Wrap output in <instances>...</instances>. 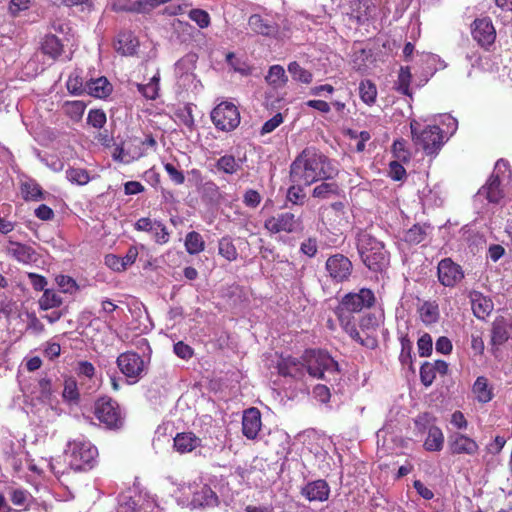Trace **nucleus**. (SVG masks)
<instances>
[{"label": "nucleus", "instance_id": "nucleus-1", "mask_svg": "<svg viewBox=\"0 0 512 512\" xmlns=\"http://www.w3.org/2000/svg\"><path fill=\"white\" fill-rule=\"evenodd\" d=\"M337 167L315 147L305 148L290 166V180L294 184L310 186L319 180L332 179Z\"/></svg>", "mask_w": 512, "mask_h": 512}, {"label": "nucleus", "instance_id": "nucleus-2", "mask_svg": "<svg viewBox=\"0 0 512 512\" xmlns=\"http://www.w3.org/2000/svg\"><path fill=\"white\" fill-rule=\"evenodd\" d=\"M357 249L363 263L374 272H382L388 267L389 256L384 244L367 231L357 235Z\"/></svg>", "mask_w": 512, "mask_h": 512}, {"label": "nucleus", "instance_id": "nucleus-3", "mask_svg": "<svg viewBox=\"0 0 512 512\" xmlns=\"http://www.w3.org/2000/svg\"><path fill=\"white\" fill-rule=\"evenodd\" d=\"M309 376L330 381L339 372L338 363L325 351L306 350L302 356Z\"/></svg>", "mask_w": 512, "mask_h": 512}, {"label": "nucleus", "instance_id": "nucleus-4", "mask_svg": "<svg viewBox=\"0 0 512 512\" xmlns=\"http://www.w3.org/2000/svg\"><path fill=\"white\" fill-rule=\"evenodd\" d=\"M66 455L72 469L86 470L93 467L98 456V450L86 439H75L68 443Z\"/></svg>", "mask_w": 512, "mask_h": 512}, {"label": "nucleus", "instance_id": "nucleus-5", "mask_svg": "<svg viewBox=\"0 0 512 512\" xmlns=\"http://www.w3.org/2000/svg\"><path fill=\"white\" fill-rule=\"evenodd\" d=\"M412 138L416 146L421 147L427 155H436L444 141L442 131L437 125H428L421 129L418 121L410 123Z\"/></svg>", "mask_w": 512, "mask_h": 512}, {"label": "nucleus", "instance_id": "nucleus-6", "mask_svg": "<svg viewBox=\"0 0 512 512\" xmlns=\"http://www.w3.org/2000/svg\"><path fill=\"white\" fill-rule=\"evenodd\" d=\"M353 313L354 312H351L349 309H345V307H343L341 303H339V305L335 309V314L343 330L360 345L369 349H374L377 346L376 338L368 333L366 334L365 337H362L360 335L359 331L356 328Z\"/></svg>", "mask_w": 512, "mask_h": 512}, {"label": "nucleus", "instance_id": "nucleus-7", "mask_svg": "<svg viewBox=\"0 0 512 512\" xmlns=\"http://www.w3.org/2000/svg\"><path fill=\"white\" fill-rule=\"evenodd\" d=\"M211 120L217 129L229 132L239 125L240 114L234 104L222 102L212 110Z\"/></svg>", "mask_w": 512, "mask_h": 512}, {"label": "nucleus", "instance_id": "nucleus-8", "mask_svg": "<svg viewBox=\"0 0 512 512\" xmlns=\"http://www.w3.org/2000/svg\"><path fill=\"white\" fill-rule=\"evenodd\" d=\"M94 414L108 428H119L123 423L118 404L108 397L96 401Z\"/></svg>", "mask_w": 512, "mask_h": 512}, {"label": "nucleus", "instance_id": "nucleus-9", "mask_svg": "<svg viewBox=\"0 0 512 512\" xmlns=\"http://www.w3.org/2000/svg\"><path fill=\"white\" fill-rule=\"evenodd\" d=\"M116 362L121 373L130 380L129 383H136L144 375L145 361L136 352L121 353Z\"/></svg>", "mask_w": 512, "mask_h": 512}, {"label": "nucleus", "instance_id": "nucleus-10", "mask_svg": "<svg viewBox=\"0 0 512 512\" xmlns=\"http://www.w3.org/2000/svg\"><path fill=\"white\" fill-rule=\"evenodd\" d=\"M264 227L271 233H295L302 230V220L291 212H282L266 219Z\"/></svg>", "mask_w": 512, "mask_h": 512}, {"label": "nucleus", "instance_id": "nucleus-11", "mask_svg": "<svg viewBox=\"0 0 512 512\" xmlns=\"http://www.w3.org/2000/svg\"><path fill=\"white\" fill-rule=\"evenodd\" d=\"M325 267L329 277L337 283L347 281L353 270L352 262L343 254L330 256L326 261Z\"/></svg>", "mask_w": 512, "mask_h": 512}, {"label": "nucleus", "instance_id": "nucleus-12", "mask_svg": "<svg viewBox=\"0 0 512 512\" xmlns=\"http://www.w3.org/2000/svg\"><path fill=\"white\" fill-rule=\"evenodd\" d=\"M197 55L189 53L183 56L175 64V75L179 86L188 89L191 86H196V76L194 70L196 68Z\"/></svg>", "mask_w": 512, "mask_h": 512}, {"label": "nucleus", "instance_id": "nucleus-13", "mask_svg": "<svg viewBox=\"0 0 512 512\" xmlns=\"http://www.w3.org/2000/svg\"><path fill=\"white\" fill-rule=\"evenodd\" d=\"M437 274L439 282L446 287H454L464 278L461 266L450 258L442 259L438 263Z\"/></svg>", "mask_w": 512, "mask_h": 512}, {"label": "nucleus", "instance_id": "nucleus-14", "mask_svg": "<svg viewBox=\"0 0 512 512\" xmlns=\"http://www.w3.org/2000/svg\"><path fill=\"white\" fill-rule=\"evenodd\" d=\"M375 302L374 293L370 289L362 288L359 292H350L343 296L340 303L351 312L357 313L364 308H370Z\"/></svg>", "mask_w": 512, "mask_h": 512}, {"label": "nucleus", "instance_id": "nucleus-15", "mask_svg": "<svg viewBox=\"0 0 512 512\" xmlns=\"http://www.w3.org/2000/svg\"><path fill=\"white\" fill-rule=\"evenodd\" d=\"M471 33L473 39L482 47L490 46L496 38L495 28L488 17L474 20Z\"/></svg>", "mask_w": 512, "mask_h": 512}, {"label": "nucleus", "instance_id": "nucleus-16", "mask_svg": "<svg viewBox=\"0 0 512 512\" xmlns=\"http://www.w3.org/2000/svg\"><path fill=\"white\" fill-rule=\"evenodd\" d=\"M448 447L453 455H475L479 450L477 442L462 433H453L448 438Z\"/></svg>", "mask_w": 512, "mask_h": 512}, {"label": "nucleus", "instance_id": "nucleus-17", "mask_svg": "<svg viewBox=\"0 0 512 512\" xmlns=\"http://www.w3.org/2000/svg\"><path fill=\"white\" fill-rule=\"evenodd\" d=\"M301 495L310 502H324L329 498L330 486L323 479L310 481L301 488Z\"/></svg>", "mask_w": 512, "mask_h": 512}, {"label": "nucleus", "instance_id": "nucleus-18", "mask_svg": "<svg viewBox=\"0 0 512 512\" xmlns=\"http://www.w3.org/2000/svg\"><path fill=\"white\" fill-rule=\"evenodd\" d=\"M261 414L257 408L244 411L242 418V432L248 439H255L261 429Z\"/></svg>", "mask_w": 512, "mask_h": 512}, {"label": "nucleus", "instance_id": "nucleus-19", "mask_svg": "<svg viewBox=\"0 0 512 512\" xmlns=\"http://www.w3.org/2000/svg\"><path fill=\"white\" fill-rule=\"evenodd\" d=\"M5 251L9 256L21 263L29 264L32 261H35L34 249L20 242L8 240Z\"/></svg>", "mask_w": 512, "mask_h": 512}, {"label": "nucleus", "instance_id": "nucleus-20", "mask_svg": "<svg viewBox=\"0 0 512 512\" xmlns=\"http://www.w3.org/2000/svg\"><path fill=\"white\" fill-rule=\"evenodd\" d=\"M469 299L473 314L478 319L484 320L493 310V302L490 298L484 296L481 292L471 291Z\"/></svg>", "mask_w": 512, "mask_h": 512}, {"label": "nucleus", "instance_id": "nucleus-21", "mask_svg": "<svg viewBox=\"0 0 512 512\" xmlns=\"http://www.w3.org/2000/svg\"><path fill=\"white\" fill-rule=\"evenodd\" d=\"M118 512H161V509L153 499L138 496V500L130 498L121 503Z\"/></svg>", "mask_w": 512, "mask_h": 512}, {"label": "nucleus", "instance_id": "nucleus-22", "mask_svg": "<svg viewBox=\"0 0 512 512\" xmlns=\"http://www.w3.org/2000/svg\"><path fill=\"white\" fill-rule=\"evenodd\" d=\"M511 323L504 317H497L492 324L491 343L493 346L504 344L510 337Z\"/></svg>", "mask_w": 512, "mask_h": 512}, {"label": "nucleus", "instance_id": "nucleus-23", "mask_svg": "<svg viewBox=\"0 0 512 512\" xmlns=\"http://www.w3.org/2000/svg\"><path fill=\"white\" fill-rule=\"evenodd\" d=\"M201 445V439L191 432L178 433L174 437V449L181 453H189Z\"/></svg>", "mask_w": 512, "mask_h": 512}, {"label": "nucleus", "instance_id": "nucleus-24", "mask_svg": "<svg viewBox=\"0 0 512 512\" xmlns=\"http://www.w3.org/2000/svg\"><path fill=\"white\" fill-rule=\"evenodd\" d=\"M248 25L254 32L263 36H275L278 33L277 24L262 18L258 14L249 17Z\"/></svg>", "mask_w": 512, "mask_h": 512}, {"label": "nucleus", "instance_id": "nucleus-25", "mask_svg": "<svg viewBox=\"0 0 512 512\" xmlns=\"http://www.w3.org/2000/svg\"><path fill=\"white\" fill-rule=\"evenodd\" d=\"M85 93L96 97V98H105L107 97L111 91L112 86L109 81L105 77H99L97 79H91L85 83Z\"/></svg>", "mask_w": 512, "mask_h": 512}, {"label": "nucleus", "instance_id": "nucleus-26", "mask_svg": "<svg viewBox=\"0 0 512 512\" xmlns=\"http://www.w3.org/2000/svg\"><path fill=\"white\" fill-rule=\"evenodd\" d=\"M139 45L137 38L130 31L120 32L117 36L115 48L122 55H133Z\"/></svg>", "mask_w": 512, "mask_h": 512}, {"label": "nucleus", "instance_id": "nucleus-27", "mask_svg": "<svg viewBox=\"0 0 512 512\" xmlns=\"http://www.w3.org/2000/svg\"><path fill=\"white\" fill-rule=\"evenodd\" d=\"M217 502V495L207 485H202L198 490L194 491L191 500L194 507L215 506Z\"/></svg>", "mask_w": 512, "mask_h": 512}, {"label": "nucleus", "instance_id": "nucleus-28", "mask_svg": "<svg viewBox=\"0 0 512 512\" xmlns=\"http://www.w3.org/2000/svg\"><path fill=\"white\" fill-rule=\"evenodd\" d=\"M304 361L300 363L297 359L288 358L279 364V373L283 376H290L294 379H302L305 371Z\"/></svg>", "mask_w": 512, "mask_h": 512}, {"label": "nucleus", "instance_id": "nucleus-29", "mask_svg": "<svg viewBox=\"0 0 512 512\" xmlns=\"http://www.w3.org/2000/svg\"><path fill=\"white\" fill-rule=\"evenodd\" d=\"M480 194L485 193L486 198L491 203H499L504 197L503 191L500 189V179L498 175H492L486 185L479 191Z\"/></svg>", "mask_w": 512, "mask_h": 512}, {"label": "nucleus", "instance_id": "nucleus-30", "mask_svg": "<svg viewBox=\"0 0 512 512\" xmlns=\"http://www.w3.org/2000/svg\"><path fill=\"white\" fill-rule=\"evenodd\" d=\"M20 189L26 201H39L44 199V192L34 179L28 178L22 181Z\"/></svg>", "mask_w": 512, "mask_h": 512}, {"label": "nucleus", "instance_id": "nucleus-31", "mask_svg": "<svg viewBox=\"0 0 512 512\" xmlns=\"http://www.w3.org/2000/svg\"><path fill=\"white\" fill-rule=\"evenodd\" d=\"M41 49L45 55L55 60L62 54L63 44L57 36L47 34L41 43Z\"/></svg>", "mask_w": 512, "mask_h": 512}, {"label": "nucleus", "instance_id": "nucleus-32", "mask_svg": "<svg viewBox=\"0 0 512 512\" xmlns=\"http://www.w3.org/2000/svg\"><path fill=\"white\" fill-rule=\"evenodd\" d=\"M420 319L426 325H431L439 320V306L435 301H425L418 309Z\"/></svg>", "mask_w": 512, "mask_h": 512}, {"label": "nucleus", "instance_id": "nucleus-33", "mask_svg": "<svg viewBox=\"0 0 512 512\" xmlns=\"http://www.w3.org/2000/svg\"><path fill=\"white\" fill-rule=\"evenodd\" d=\"M472 391L480 403H487L493 398L492 388L489 387L488 380L484 376L477 377L473 384Z\"/></svg>", "mask_w": 512, "mask_h": 512}, {"label": "nucleus", "instance_id": "nucleus-34", "mask_svg": "<svg viewBox=\"0 0 512 512\" xmlns=\"http://www.w3.org/2000/svg\"><path fill=\"white\" fill-rule=\"evenodd\" d=\"M197 190L204 199L211 203L217 204L223 199L220 188L212 180H206L204 183H201Z\"/></svg>", "mask_w": 512, "mask_h": 512}, {"label": "nucleus", "instance_id": "nucleus-35", "mask_svg": "<svg viewBox=\"0 0 512 512\" xmlns=\"http://www.w3.org/2000/svg\"><path fill=\"white\" fill-rule=\"evenodd\" d=\"M217 171L233 175L242 168V161L233 155L221 156L215 163Z\"/></svg>", "mask_w": 512, "mask_h": 512}, {"label": "nucleus", "instance_id": "nucleus-36", "mask_svg": "<svg viewBox=\"0 0 512 512\" xmlns=\"http://www.w3.org/2000/svg\"><path fill=\"white\" fill-rule=\"evenodd\" d=\"M444 435L441 429L437 426H431L428 429V435L424 442V447L427 451H440L443 448Z\"/></svg>", "mask_w": 512, "mask_h": 512}, {"label": "nucleus", "instance_id": "nucleus-37", "mask_svg": "<svg viewBox=\"0 0 512 512\" xmlns=\"http://www.w3.org/2000/svg\"><path fill=\"white\" fill-rule=\"evenodd\" d=\"M265 80L273 88H282L288 81V78L281 65H273L269 68Z\"/></svg>", "mask_w": 512, "mask_h": 512}, {"label": "nucleus", "instance_id": "nucleus-38", "mask_svg": "<svg viewBox=\"0 0 512 512\" xmlns=\"http://www.w3.org/2000/svg\"><path fill=\"white\" fill-rule=\"evenodd\" d=\"M160 75L157 72L147 84H136L138 91L149 100H154L158 97Z\"/></svg>", "mask_w": 512, "mask_h": 512}, {"label": "nucleus", "instance_id": "nucleus-39", "mask_svg": "<svg viewBox=\"0 0 512 512\" xmlns=\"http://www.w3.org/2000/svg\"><path fill=\"white\" fill-rule=\"evenodd\" d=\"M185 248L191 255L202 252L205 248V242L200 233L196 231L189 232L185 237Z\"/></svg>", "mask_w": 512, "mask_h": 512}, {"label": "nucleus", "instance_id": "nucleus-40", "mask_svg": "<svg viewBox=\"0 0 512 512\" xmlns=\"http://www.w3.org/2000/svg\"><path fill=\"white\" fill-rule=\"evenodd\" d=\"M339 193V186L335 182H322L312 192V196L319 199H328Z\"/></svg>", "mask_w": 512, "mask_h": 512}, {"label": "nucleus", "instance_id": "nucleus-41", "mask_svg": "<svg viewBox=\"0 0 512 512\" xmlns=\"http://www.w3.org/2000/svg\"><path fill=\"white\" fill-rule=\"evenodd\" d=\"M62 304V298L54 290L46 289L39 299V306L42 310H49L59 307Z\"/></svg>", "mask_w": 512, "mask_h": 512}, {"label": "nucleus", "instance_id": "nucleus-42", "mask_svg": "<svg viewBox=\"0 0 512 512\" xmlns=\"http://www.w3.org/2000/svg\"><path fill=\"white\" fill-rule=\"evenodd\" d=\"M411 72L409 67H401L398 73V79L396 82V89L403 95L411 97L410 82Z\"/></svg>", "mask_w": 512, "mask_h": 512}, {"label": "nucleus", "instance_id": "nucleus-43", "mask_svg": "<svg viewBox=\"0 0 512 512\" xmlns=\"http://www.w3.org/2000/svg\"><path fill=\"white\" fill-rule=\"evenodd\" d=\"M288 72L291 74L295 81L310 84L313 80V75L310 71L301 67L297 62H291L288 65Z\"/></svg>", "mask_w": 512, "mask_h": 512}, {"label": "nucleus", "instance_id": "nucleus-44", "mask_svg": "<svg viewBox=\"0 0 512 512\" xmlns=\"http://www.w3.org/2000/svg\"><path fill=\"white\" fill-rule=\"evenodd\" d=\"M219 254L228 261H235L238 257V252L230 237H223L218 245Z\"/></svg>", "mask_w": 512, "mask_h": 512}, {"label": "nucleus", "instance_id": "nucleus-45", "mask_svg": "<svg viewBox=\"0 0 512 512\" xmlns=\"http://www.w3.org/2000/svg\"><path fill=\"white\" fill-rule=\"evenodd\" d=\"M359 95L363 102L371 105L377 97V88L370 80L362 81L359 84Z\"/></svg>", "mask_w": 512, "mask_h": 512}, {"label": "nucleus", "instance_id": "nucleus-46", "mask_svg": "<svg viewBox=\"0 0 512 512\" xmlns=\"http://www.w3.org/2000/svg\"><path fill=\"white\" fill-rule=\"evenodd\" d=\"M143 152H136L131 154V149H126L123 146H116L112 152V158L114 161L128 164L133 160L140 158Z\"/></svg>", "mask_w": 512, "mask_h": 512}, {"label": "nucleus", "instance_id": "nucleus-47", "mask_svg": "<svg viewBox=\"0 0 512 512\" xmlns=\"http://www.w3.org/2000/svg\"><path fill=\"white\" fill-rule=\"evenodd\" d=\"M66 178L77 185H86L90 181L88 171L83 168H69L66 171Z\"/></svg>", "mask_w": 512, "mask_h": 512}, {"label": "nucleus", "instance_id": "nucleus-48", "mask_svg": "<svg viewBox=\"0 0 512 512\" xmlns=\"http://www.w3.org/2000/svg\"><path fill=\"white\" fill-rule=\"evenodd\" d=\"M62 397L65 401L76 402L79 399L77 382L73 377H68L64 381Z\"/></svg>", "mask_w": 512, "mask_h": 512}, {"label": "nucleus", "instance_id": "nucleus-49", "mask_svg": "<svg viewBox=\"0 0 512 512\" xmlns=\"http://www.w3.org/2000/svg\"><path fill=\"white\" fill-rule=\"evenodd\" d=\"M188 16L200 28H206L210 25V16L205 10L191 9L188 13Z\"/></svg>", "mask_w": 512, "mask_h": 512}, {"label": "nucleus", "instance_id": "nucleus-50", "mask_svg": "<svg viewBox=\"0 0 512 512\" xmlns=\"http://www.w3.org/2000/svg\"><path fill=\"white\" fill-rule=\"evenodd\" d=\"M107 121L106 114L100 109L90 110L87 116V123L94 128H102Z\"/></svg>", "mask_w": 512, "mask_h": 512}, {"label": "nucleus", "instance_id": "nucleus-51", "mask_svg": "<svg viewBox=\"0 0 512 512\" xmlns=\"http://www.w3.org/2000/svg\"><path fill=\"white\" fill-rule=\"evenodd\" d=\"M380 320L379 316L368 313L361 318L360 328L363 332L375 331L380 324Z\"/></svg>", "mask_w": 512, "mask_h": 512}, {"label": "nucleus", "instance_id": "nucleus-52", "mask_svg": "<svg viewBox=\"0 0 512 512\" xmlns=\"http://www.w3.org/2000/svg\"><path fill=\"white\" fill-rule=\"evenodd\" d=\"M56 283L64 293L72 294L78 290L76 281L70 276L58 275L56 277Z\"/></svg>", "mask_w": 512, "mask_h": 512}, {"label": "nucleus", "instance_id": "nucleus-53", "mask_svg": "<svg viewBox=\"0 0 512 512\" xmlns=\"http://www.w3.org/2000/svg\"><path fill=\"white\" fill-rule=\"evenodd\" d=\"M66 86L68 91L75 95H80L85 92V84H83L81 77L76 73L69 76Z\"/></svg>", "mask_w": 512, "mask_h": 512}, {"label": "nucleus", "instance_id": "nucleus-54", "mask_svg": "<svg viewBox=\"0 0 512 512\" xmlns=\"http://www.w3.org/2000/svg\"><path fill=\"white\" fill-rule=\"evenodd\" d=\"M86 105L82 101H71L65 103L66 113L72 119H80L84 114Z\"/></svg>", "mask_w": 512, "mask_h": 512}, {"label": "nucleus", "instance_id": "nucleus-55", "mask_svg": "<svg viewBox=\"0 0 512 512\" xmlns=\"http://www.w3.org/2000/svg\"><path fill=\"white\" fill-rule=\"evenodd\" d=\"M50 28L62 35H67L71 32L69 21L64 17H54L50 21Z\"/></svg>", "mask_w": 512, "mask_h": 512}, {"label": "nucleus", "instance_id": "nucleus-56", "mask_svg": "<svg viewBox=\"0 0 512 512\" xmlns=\"http://www.w3.org/2000/svg\"><path fill=\"white\" fill-rule=\"evenodd\" d=\"M436 377L432 363L425 362L420 368V379L424 386H430Z\"/></svg>", "mask_w": 512, "mask_h": 512}, {"label": "nucleus", "instance_id": "nucleus-57", "mask_svg": "<svg viewBox=\"0 0 512 512\" xmlns=\"http://www.w3.org/2000/svg\"><path fill=\"white\" fill-rule=\"evenodd\" d=\"M37 387L39 390V395L37 396V399L42 403L49 401L52 395L51 381L47 378H41L38 381Z\"/></svg>", "mask_w": 512, "mask_h": 512}, {"label": "nucleus", "instance_id": "nucleus-58", "mask_svg": "<svg viewBox=\"0 0 512 512\" xmlns=\"http://www.w3.org/2000/svg\"><path fill=\"white\" fill-rule=\"evenodd\" d=\"M151 234L158 244H165L169 241V233L165 225L161 222L157 221L154 229L151 231Z\"/></svg>", "mask_w": 512, "mask_h": 512}, {"label": "nucleus", "instance_id": "nucleus-59", "mask_svg": "<svg viewBox=\"0 0 512 512\" xmlns=\"http://www.w3.org/2000/svg\"><path fill=\"white\" fill-rule=\"evenodd\" d=\"M303 184H294L287 191V199L293 204H302L305 194L303 192Z\"/></svg>", "mask_w": 512, "mask_h": 512}, {"label": "nucleus", "instance_id": "nucleus-60", "mask_svg": "<svg viewBox=\"0 0 512 512\" xmlns=\"http://www.w3.org/2000/svg\"><path fill=\"white\" fill-rule=\"evenodd\" d=\"M432 345H433L432 337L427 333L423 334L418 339V342H417L419 355L421 357L429 356L430 353L432 352Z\"/></svg>", "mask_w": 512, "mask_h": 512}, {"label": "nucleus", "instance_id": "nucleus-61", "mask_svg": "<svg viewBox=\"0 0 512 512\" xmlns=\"http://www.w3.org/2000/svg\"><path fill=\"white\" fill-rule=\"evenodd\" d=\"M164 169L168 174L170 180L176 185H182L185 182L184 173L178 170L172 163H165Z\"/></svg>", "mask_w": 512, "mask_h": 512}, {"label": "nucleus", "instance_id": "nucleus-62", "mask_svg": "<svg viewBox=\"0 0 512 512\" xmlns=\"http://www.w3.org/2000/svg\"><path fill=\"white\" fill-rule=\"evenodd\" d=\"M406 240L418 244L422 242L425 238V231L424 229L419 225H414L412 228H410L406 233Z\"/></svg>", "mask_w": 512, "mask_h": 512}, {"label": "nucleus", "instance_id": "nucleus-63", "mask_svg": "<svg viewBox=\"0 0 512 512\" xmlns=\"http://www.w3.org/2000/svg\"><path fill=\"white\" fill-rule=\"evenodd\" d=\"M27 318V331L35 335L41 334L44 331L43 323L36 317L34 313H28Z\"/></svg>", "mask_w": 512, "mask_h": 512}, {"label": "nucleus", "instance_id": "nucleus-64", "mask_svg": "<svg viewBox=\"0 0 512 512\" xmlns=\"http://www.w3.org/2000/svg\"><path fill=\"white\" fill-rule=\"evenodd\" d=\"M174 353L181 359L188 360L193 356V349L183 341L174 344Z\"/></svg>", "mask_w": 512, "mask_h": 512}]
</instances>
